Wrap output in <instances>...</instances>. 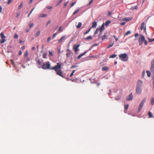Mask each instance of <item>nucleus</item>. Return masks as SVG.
I'll return each instance as SVG.
<instances>
[{"label": "nucleus", "mask_w": 154, "mask_h": 154, "mask_svg": "<svg viewBox=\"0 0 154 154\" xmlns=\"http://www.w3.org/2000/svg\"><path fill=\"white\" fill-rule=\"evenodd\" d=\"M63 63H57V65L53 67H50V64L49 62L48 61L43 63L42 66V68L44 69H50L54 70L56 72V74L62 77L63 78L65 77L63 75L62 71V65Z\"/></svg>", "instance_id": "nucleus-1"}, {"label": "nucleus", "mask_w": 154, "mask_h": 154, "mask_svg": "<svg viewBox=\"0 0 154 154\" xmlns=\"http://www.w3.org/2000/svg\"><path fill=\"white\" fill-rule=\"evenodd\" d=\"M120 60L124 62L127 61L128 60V57L126 53L120 54L119 55Z\"/></svg>", "instance_id": "nucleus-2"}, {"label": "nucleus", "mask_w": 154, "mask_h": 154, "mask_svg": "<svg viewBox=\"0 0 154 154\" xmlns=\"http://www.w3.org/2000/svg\"><path fill=\"white\" fill-rule=\"evenodd\" d=\"M73 55V53L71 50L68 49L66 50V57L69 58L70 59L72 58V56Z\"/></svg>", "instance_id": "nucleus-3"}, {"label": "nucleus", "mask_w": 154, "mask_h": 154, "mask_svg": "<svg viewBox=\"0 0 154 154\" xmlns=\"http://www.w3.org/2000/svg\"><path fill=\"white\" fill-rule=\"evenodd\" d=\"M143 86V82L140 80H138L136 83V87L142 88Z\"/></svg>", "instance_id": "nucleus-4"}, {"label": "nucleus", "mask_w": 154, "mask_h": 154, "mask_svg": "<svg viewBox=\"0 0 154 154\" xmlns=\"http://www.w3.org/2000/svg\"><path fill=\"white\" fill-rule=\"evenodd\" d=\"M146 101V99L144 98L141 101V103H140L139 107L138 108V112L140 111V110L141 109L144 104Z\"/></svg>", "instance_id": "nucleus-5"}, {"label": "nucleus", "mask_w": 154, "mask_h": 154, "mask_svg": "<svg viewBox=\"0 0 154 154\" xmlns=\"http://www.w3.org/2000/svg\"><path fill=\"white\" fill-rule=\"evenodd\" d=\"M142 88H140L136 87V94L140 95L142 92Z\"/></svg>", "instance_id": "nucleus-6"}, {"label": "nucleus", "mask_w": 154, "mask_h": 154, "mask_svg": "<svg viewBox=\"0 0 154 154\" xmlns=\"http://www.w3.org/2000/svg\"><path fill=\"white\" fill-rule=\"evenodd\" d=\"M150 70L152 72L154 73V59H153L151 63Z\"/></svg>", "instance_id": "nucleus-7"}, {"label": "nucleus", "mask_w": 154, "mask_h": 154, "mask_svg": "<svg viewBox=\"0 0 154 154\" xmlns=\"http://www.w3.org/2000/svg\"><path fill=\"white\" fill-rule=\"evenodd\" d=\"M133 97V95L132 93H131L127 96L126 98V100H132Z\"/></svg>", "instance_id": "nucleus-8"}, {"label": "nucleus", "mask_w": 154, "mask_h": 154, "mask_svg": "<svg viewBox=\"0 0 154 154\" xmlns=\"http://www.w3.org/2000/svg\"><path fill=\"white\" fill-rule=\"evenodd\" d=\"M43 62L42 60H38L36 61L37 65L38 66L39 68H40V66L41 65L42 63Z\"/></svg>", "instance_id": "nucleus-9"}, {"label": "nucleus", "mask_w": 154, "mask_h": 154, "mask_svg": "<svg viewBox=\"0 0 154 154\" xmlns=\"http://www.w3.org/2000/svg\"><path fill=\"white\" fill-rule=\"evenodd\" d=\"M66 36L65 35H63L58 40V42L59 43H61L65 40Z\"/></svg>", "instance_id": "nucleus-10"}, {"label": "nucleus", "mask_w": 154, "mask_h": 154, "mask_svg": "<svg viewBox=\"0 0 154 154\" xmlns=\"http://www.w3.org/2000/svg\"><path fill=\"white\" fill-rule=\"evenodd\" d=\"M80 46L79 45H74L73 46V49L75 52H77L78 50V48Z\"/></svg>", "instance_id": "nucleus-11"}, {"label": "nucleus", "mask_w": 154, "mask_h": 154, "mask_svg": "<svg viewBox=\"0 0 154 154\" xmlns=\"http://www.w3.org/2000/svg\"><path fill=\"white\" fill-rule=\"evenodd\" d=\"M143 29L144 30H146V26L145 25L144 22H143L141 23L140 27V29L141 30H143Z\"/></svg>", "instance_id": "nucleus-12"}, {"label": "nucleus", "mask_w": 154, "mask_h": 154, "mask_svg": "<svg viewBox=\"0 0 154 154\" xmlns=\"http://www.w3.org/2000/svg\"><path fill=\"white\" fill-rule=\"evenodd\" d=\"M145 40V38L143 35H141L140 37L139 38L138 41L141 42H143Z\"/></svg>", "instance_id": "nucleus-13"}, {"label": "nucleus", "mask_w": 154, "mask_h": 154, "mask_svg": "<svg viewBox=\"0 0 154 154\" xmlns=\"http://www.w3.org/2000/svg\"><path fill=\"white\" fill-rule=\"evenodd\" d=\"M132 19V17H126L123 18L122 20L124 21H128L131 20Z\"/></svg>", "instance_id": "nucleus-14"}, {"label": "nucleus", "mask_w": 154, "mask_h": 154, "mask_svg": "<svg viewBox=\"0 0 154 154\" xmlns=\"http://www.w3.org/2000/svg\"><path fill=\"white\" fill-rule=\"evenodd\" d=\"M97 23L96 21H94L92 23V27L93 28H95L97 26Z\"/></svg>", "instance_id": "nucleus-15"}, {"label": "nucleus", "mask_w": 154, "mask_h": 154, "mask_svg": "<svg viewBox=\"0 0 154 154\" xmlns=\"http://www.w3.org/2000/svg\"><path fill=\"white\" fill-rule=\"evenodd\" d=\"M108 35L107 33H105L102 38V40H103L106 39L108 37Z\"/></svg>", "instance_id": "nucleus-16"}, {"label": "nucleus", "mask_w": 154, "mask_h": 154, "mask_svg": "<svg viewBox=\"0 0 154 154\" xmlns=\"http://www.w3.org/2000/svg\"><path fill=\"white\" fill-rule=\"evenodd\" d=\"M111 23V21L110 20H108L106 21L105 23V25L106 27L108 26Z\"/></svg>", "instance_id": "nucleus-17"}, {"label": "nucleus", "mask_w": 154, "mask_h": 154, "mask_svg": "<svg viewBox=\"0 0 154 154\" xmlns=\"http://www.w3.org/2000/svg\"><path fill=\"white\" fill-rule=\"evenodd\" d=\"M109 69V68L106 66H105L102 67V70L103 71H107Z\"/></svg>", "instance_id": "nucleus-18"}, {"label": "nucleus", "mask_w": 154, "mask_h": 154, "mask_svg": "<svg viewBox=\"0 0 154 154\" xmlns=\"http://www.w3.org/2000/svg\"><path fill=\"white\" fill-rule=\"evenodd\" d=\"M105 24L104 23H103L102 25L100 28V30H103L104 29Z\"/></svg>", "instance_id": "nucleus-19"}, {"label": "nucleus", "mask_w": 154, "mask_h": 154, "mask_svg": "<svg viewBox=\"0 0 154 154\" xmlns=\"http://www.w3.org/2000/svg\"><path fill=\"white\" fill-rule=\"evenodd\" d=\"M93 39V38L91 36H89L88 37H87L85 38V39L86 40H89L92 39Z\"/></svg>", "instance_id": "nucleus-20"}, {"label": "nucleus", "mask_w": 154, "mask_h": 154, "mask_svg": "<svg viewBox=\"0 0 154 154\" xmlns=\"http://www.w3.org/2000/svg\"><path fill=\"white\" fill-rule=\"evenodd\" d=\"M114 42H112V43H110V44L108 46L107 48H109L110 47H112L114 45Z\"/></svg>", "instance_id": "nucleus-21"}, {"label": "nucleus", "mask_w": 154, "mask_h": 154, "mask_svg": "<svg viewBox=\"0 0 154 154\" xmlns=\"http://www.w3.org/2000/svg\"><path fill=\"white\" fill-rule=\"evenodd\" d=\"M82 25V23L81 22H79L78 25L76 26V28L78 29Z\"/></svg>", "instance_id": "nucleus-22"}, {"label": "nucleus", "mask_w": 154, "mask_h": 154, "mask_svg": "<svg viewBox=\"0 0 154 154\" xmlns=\"http://www.w3.org/2000/svg\"><path fill=\"white\" fill-rule=\"evenodd\" d=\"M146 73L147 74V76L148 77H150V76L151 75V73L149 71L147 70V71H146Z\"/></svg>", "instance_id": "nucleus-23"}, {"label": "nucleus", "mask_w": 154, "mask_h": 154, "mask_svg": "<svg viewBox=\"0 0 154 154\" xmlns=\"http://www.w3.org/2000/svg\"><path fill=\"white\" fill-rule=\"evenodd\" d=\"M46 16V14H41L39 15V17H45Z\"/></svg>", "instance_id": "nucleus-24"}, {"label": "nucleus", "mask_w": 154, "mask_h": 154, "mask_svg": "<svg viewBox=\"0 0 154 154\" xmlns=\"http://www.w3.org/2000/svg\"><path fill=\"white\" fill-rule=\"evenodd\" d=\"M1 38H5L6 37L5 36L4 33L3 32H1L0 34Z\"/></svg>", "instance_id": "nucleus-25"}, {"label": "nucleus", "mask_w": 154, "mask_h": 154, "mask_svg": "<svg viewBox=\"0 0 154 154\" xmlns=\"http://www.w3.org/2000/svg\"><path fill=\"white\" fill-rule=\"evenodd\" d=\"M29 25L30 28H32L34 24L32 22H29Z\"/></svg>", "instance_id": "nucleus-26"}, {"label": "nucleus", "mask_w": 154, "mask_h": 154, "mask_svg": "<svg viewBox=\"0 0 154 154\" xmlns=\"http://www.w3.org/2000/svg\"><path fill=\"white\" fill-rule=\"evenodd\" d=\"M28 50L26 51L24 54V56L25 57H27L28 55Z\"/></svg>", "instance_id": "nucleus-27"}, {"label": "nucleus", "mask_w": 154, "mask_h": 154, "mask_svg": "<svg viewBox=\"0 0 154 154\" xmlns=\"http://www.w3.org/2000/svg\"><path fill=\"white\" fill-rule=\"evenodd\" d=\"M23 3L22 2L19 5V6L18 7V10H20L22 7H23Z\"/></svg>", "instance_id": "nucleus-28"}, {"label": "nucleus", "mask_w": 154, "mask_h": 154, "mask_svg": "<svg viewBox=\"0 0 154 154\" xmlns=\"http://www.w3.org/2000/svg\"><path fill=\"white\" fill-rule=\"evenodd\" d=\"M151 103L152 105H154V97H152L151 99Z\"/></svg>", "instance_id": "nucleus-29"}, {"label": "nucleus", "mask_w": 154, "mask_h": 154, "mask_svg": "<svg viewBox=\"0 0 154 154\" xmlns=\"http://www.w3.org/2000/svg\"><path fill=\"white\" fill-rule=\"evenodd\" d=\"M91 28L90 27L89 29L87 30L86 32L85 33L84 35L87 34L91 30Z\"/></svg>", "instance_id": "nucleus-30"}, {"label": "nucleus", "mask_w": 154, "mask_h": 154, "mask_svg": "<svg viewBox=\"0 0 154 154\" xmlns=\"http://www.w3.org/2000/svg\"><path fill=\"white\" fill-rule=\"evenodd\" d=\"M63 29L62 28V26H60L59 29L58 31L60 32H61L63 31Z\"/></svg>", "instance_id": "nucleus-31"}, {"label": "nucleus", "mask_w": 154, "mask_h": 154, "mask_svg": "<svg viewBox=\"0 0 154 154\" xmlns=\"http://www.w3.org/2000/svg\"><path fill=\"white\" fill-rule=\"evenodd\" d=\"M121 97V96L120 95H119L117 96V97H115V99L116 100H118L120 99Z\"/></svg>", "instance_id": "nucleus-32"}, {"label": "nucleus", "mask_w": 154, "mask_h": 154, "mask_svg": "<svg viewBox=\"0 0 154 154\" xmlns=\"http://www.w3.org/2000/svg\"><path fill=\"white\" fill-rule=\"evenodd\" d=\"M88 52V51H85L83 53H82L80 55H81V56L82 57L87 52Z\"/></svg>", "instance_id": "nucleus-33"}, {"label": "nucleus", "mask_w": 154, "mask_h": 154, "mask_svg": "<svg viewBox=\"0 0 154 154\" xmlns=\"http://www.w3.org/2000/svg\"><path fill=\"white\" fill-rule=\"evenodd\" d=\"M128 106H129V105L128 104L125 105V107H124L125 109L126 110H127L128 108Z\"/></svg>", "instance_id": "nucleus-34"}, {"label": "nucleus", "mask_w": 154, "mask_h": 154, "mask_svg": "<svg viewBox=\"0 0 154 154\" xmlns=\"http://www.w3.org/2000/svg\"><path fill=\"white\" fill-rule=\"evenodd\" d=\"M117 56L116 54H112L109 57L110 58H114Z\"/></svg>", "instance_id": "nucleus-35"}, {"label": "nucleus", "mask_w": 154, "mask_h": 154, "mask_svg": "<svg viewBox=\"0 0 154 154\" xmlns=\"http://www.w3.org/2000/svg\"><path fill=\"white\" fill-rule=\"evenodd\" d=\"M49 55L50 56H53V54L52 52L50 50L49 51Z\"/></svg>", "instance_id": "nucleus-36"}, {"label": "nucleus", "mask_w": 154, "mask_h": 154, "mask_svg": "<svg viewBox=\"0 0 154 154\" xmlns=\"http://www.w3.org/2000/svg\"><path fill=\"white\" fill-rule=\"evenodd\" d=\"M2 39L0 40V42L2 43H4L5 42L6 40H5V38H2Z\"/></svg>", "instance_id": "nucleus-37"}, {"label": "nucleus", "mask_w": 154, "mask_h": 154, "mask_svg": "<svg viewBox=\"0 0 154 154\" xmlns=\"http://www.w3.org/2000/svg\"><path fill=\"white\" fill-rule=\"evenodd\" d=\"M131 33V32L130 31H128L125 34V36H127L128 35L130 34Z\"/></svg>", "instance_id": "nucleus-38"}, {"label": "nucleus", "mask_w": 154, "mask_h": 154, "mask_svg": "<svg viewBox=\"0 0 154 154\" xmlns=\"http://www.w3.org/2000/svg\"><path fill=\"white\" fill-rule=\"evenodd\" d=\"M40 34V32L39 31H38L36 33L35 35V37H38V35H39Z\"/></svg>", "instance_id": "nucleus-39"}, {"label": "nucleus", "mask_w": 154, "mask_h": 154, "mask_svg": "<svg viewBox=\"0 0 154 154\" xmlns=\"http://www.w3.org/2000/svg\"><path fill=\"white\" fill-rule=\"evenodd\" d=\"M148 115L149 118H152L153 117L152 113L150 112H149Z\"/></svg>", "instance_id": "nucleus-40"}, {"label": "nucleus", "mask_w": 154, "mask_h": 154, "mask_svg": "<svg viewBox=\"0 0 154 154\" xmlns=\"http://www.w3.org/2000/svg\"><path fill=\"white\" fill-rule=\"evenodd\" d=\"M99 30H100V29H98V28L96 30H95V32H94V34H97L98 33V32H99Z\"/></svg>", "instance_id": "nucleus-41"}, {"label": "nucleus", "mask_w": 154, "mask_h": 154, "mask_svg": "<svg viewBox=\"0 0 154 154\" xmlns=\"http://www.w3.org/2000/svg\"><path fill=\"white\" fill-rule=\"evenodd\" d=\"M79 9L76 10L74 12H73V15H74L75 14H76L79 11Z\"/></svg>", "instance_id": "nucleus-42"}, {"label": "nucleus", "mask_w": 154, "mask_h": 154, "mask_svg": "<svg viewBox=\"0 0 154 154\" xmlns=\"http://www.w3.org/2000/svg\"><path fill=\"white\" fill-rule=\"evenodd\" d=\"M68 1H67V2H65L64 3V6H63L64 8L66 7V6L67 4L68 3Z\"/></svg>", "instance_id": "nucleus-43"}, {"label": "nucleus", "mask_w": 154, "mask_h": 154, "mask_svg": "<svg viewBox=\"0 0 154 154\" xmlns=\"http://www.w3.org/2000/svg\"><path fill=\"white\" fill-rule=\"evenodd\" d=\"M149 42H154V38L152 39H149Z\"/></svg>", "instance_id": "nucleus-44"}, {"label": "nucleus", "mask_w": 154, "mask_h": 154, "mask_svg": "<svg viewBox=\"0 0 154 154\" xmlns=\"http://www.w3.org/2000/svg\"><path fill=\"white\" fill-rule=\"evenodd\" d=\"M75 2H72L71 4V7H72L73 5H74L76 3Z\"/></svg>", "instance_id": "nucleus-45"}, {"label": "nucleus", "mask_w": 154, "mask_h": 154, "mask_svg": "<svg viewBox=\"0 0 154 154\" xmlns=\"http://www.w3.org/2000/svg\"><path fill=\"white\" fill-rule=\"evenodd\" d=\"M78 67V66H76V65H73L71 66L70 69H71L74 68L75 67Z\"/></svg>", "instance_id": "nucleus-46"}, {"label": "nucleus", "mask_w": 154, "mask_h": 154, "mask_svg": "<svg viewBox=\"0 0 154 154\" xmlns=\"http://www.w3.org/2000/svg\"><path fill=\"white\" fill-rule=\"evenodd\" d=\"M46 55H47L46 53H44L43 54V58H46Z\"/></svg>", "instance_id": "nucleus-47"}, {"label": "nucleus", "mask_w": 154, "mask_h": 154, "mask_svg": "<svg viewBox=\"0 0 154 154\" xmlns=\"http://www.w3.org/2000/svg\"><path fill=\"white\" fill-rule=\"evenodd\" d=\"M113 37L115 38L116 41H117L118 40V38L117 37L116 35H114Z\"/></svg>", "instance_id": "nucleus-48"}, {"label": "nucleus", "mask_w": 154, "mask_h": 154, "mask_svg": "<svg viewBox=\"0 0 154 154\" xmlns=\"http://www.w3.org/2000/svg\"><path fill=\"white\" fill-rule=\"evenodd\" d=\"M56 35H57V33H55L52 36V38L53 39H54L55 38V37Z\"/></svg>", "instance_id": "nucleus-49"}, {"label": "nucleus", "mask_w": 154, "mask_h": 154, "mask_svg": "<svg viewBox=\"0 0 154 154\" xmlns=\"http://www.w3.org/2000/svg\"><path fill=\"white\" fill-rule=\"evenodd\" d=\"M13 1V0H8V4H10Z\"/></svg>", "instance_id": "nucleus-50"}, {"label": "nucleus", "mask_w": 154, "mask_h": 154, "mask_svg": "<svg viewBox=\"0 0 154 154\" xmlns=\"http://www.w3.org/2000/svg\"><path fill=\"white\" fill-rule=\"evenodd\" d=\"M63 0H60L59 2L57 3L56 6L59 5L62 1Z\"/></svg>", "instance_id": "nucleus-51"}, {"label": "nucleus", "mask_w": 154, "mask_h": 154, "mask_svg": "<svg viewBox=\"0 0 154 154\" xmlns=\"http://www.w3.org/2000/svg\"><path fill=\"white\" fill-rule=\"evenodd\" d=\"M93 0H91L89 2V3L88 4V5H90L92 2Z\"/></svg>", "instance_id": "nucleus-52"}, {"label": "nucleus", "mask_w": 154, "mask_h": 154, "mask_svg": "<svg viewBox=\"0 0 154 154\" xmlns=\"http://www.w3.org/2000/svg\"><path fill=\"white\" fill-rule=\"evenodd\" d=\"M125 22H122V23H120V25H121V26H124L125 25Z\"/></svg>", "instance_id": "nucleus-53"}, {"label": "nucleus", "mask_w": 154, "mask_h": 154, "mask_svg": "<svg viewBox=\"0 0 154 154\" xmlns=\"http://www.w3.org/2000/svg\"><path fill=\"white\" fill-rule=\"evenodd\" d=\"M98 45V44H97V43L94 44L93 45V46H92V47H94L97 46Z\"/></svg>", "instance_id": "nucleus-54"}, {"label": "nucleus", "mask_w": 154, "mask_h": 154, "mask_svg": "<svg viewBox=\"0 0 154 154\" xmlns=\"http://www.w3.org/2000/svg\"><path fill=\"white\" fill-rule=\"evenodd\" d=\"M103 30H100V32L99 33V36H100L102 34V31H103Z\"/></svg>", "instance_id": "nucleus-55"}, {"label": "nucleus", "mask_w": 154, "mask_h": 154, "mask_svg": "<svg viewBox=\"0 0 154 154\" xmlns=\"http://www.w3.org/2000/svg\"><path fill=\"white\" fill-rule=\"evenodd\" d=\"M14 38H18V36L17 35V34H15L14 36Z\"/></svg>", "instance_id": "nucleus-56"}, {"label": "nucleus", "mask_w": 154, "mask_h": 154, "mask_svg": "<svg viewBox=\"0 0 154 154\" xmlns=\"http://www.w3.org/2000/svg\"><path fill=\"white\" fill-rule=\"evenodd\" d=\"M139 42V45H141L142 44L143 42H141L140 41H138Z\"/></svg>", "instance_id": "nucleus-57"}, {"label": "nucleus", "mask_w": 154, "mask_h": 154, "mask_svg": "<svg viewBox=\"0 0 154 154\" xmlns=\"http://www.w3.org/2000/svg\"><path fill=\"white\" fill-rule=\"evenodd\" d=\"M47 8L48 9H51L52 8V7H51V6H48Z\"/></svg>", "instance_id": "nucleus-58"}, {"label": "nucleus", "mask_w": 154, "mask_h": 154, "mask_svg": "<svg viewBox=\"0 0 154 154\" xmlns=\"http://www.w3.org/2000/svg\"><path fill=\"white\" fill-rule=\"evenodd\" d=\"M143 42H144V44H145V45H147V42L145 40Z\"/></svg>", "instance_id": "nucleus-59"}, {"label": "nucleus", "mask_w": 154, "mask_h": 154, "mask_svg": "<svg viewBox=\"0 0 154 154\" xmlns=\"http://www.w3.org/2000/svg\"><path fill=\"white\" fill-rule=\"evenodd\" d=\"M139 36V34L138 33H136L135 34L134 36L135 37H137Z\"/></svg>", "instance_id": "nucleus-60"}, {"label": "nucleus", "mask_w": 154, "mask_h": 154, "mask_svg": "<svg viewBox=\"0 0 154 154\" xmlns=\"http://www.w3.org/2000/svg\"><path fill=\"white\" fill-rule=\"evenodd\" d=\"M51 38L50 37H49L48 38L47 40V42H49L51 40Z\"/></svg>", "instance_id": "nucleus-61"}, {"label": "nucleus", "mask_w": 154, "mask_h": 154, "mask_svg": "<svg viewBox=\"0 0 154 154\" xmlns=\"http://www.w3.org/2000/svg\"><path fill=\"white\" fill-rule=\"evenodd\" d=\"M20 15V13H17L16 17H17Z\"/></svg>", "instance_id": "nucleus-62"}, {"label": "nucleus", "mask_w": 154, "mask_h": 154, "mask_svg": "<svg viewBox=\"0 0 154 154\" xmlns=\"http://www.w3.org/2000/svg\"><path fill=\"white\" fill-rule=\"evenodd\" d=\"M82 57L81 55L80 54L78 57V59H80Z\"/></svg>", "instance_id": "nucleus-63"}, {"label": "nucleus", "mask_w": 154, "mask_h": 154, "mask_svg": "<svg viewBox=\"0 0 154 154\" xmlns=\"http://www.w3.org/2000/svg\"><path fill=\"white\" fill-rule=\"evenodd\" d=\"M11 61L13 65H14V61L13 60H11Z\"/></svg>", "instance_id": "nucleus-64"}]
</instances>
